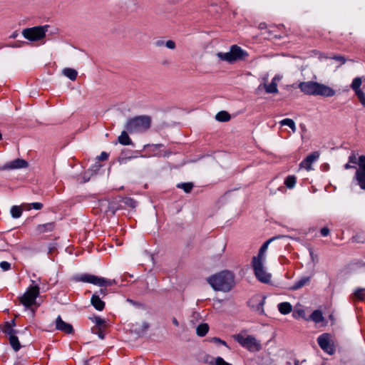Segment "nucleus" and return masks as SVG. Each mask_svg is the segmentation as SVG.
<instances>
[{
  "instance_id": "12",
  "label": "nucleus",
  "mask_w": 365,
  "mask_h": 365,
  "mask_svg": "<svg viewBox=\"0 0 365 365\" xmlns=\"http://www.w3.org/2000/svg\"><path fill=\"white\" fill-rule=\"evenodd\" d=\"M265 298L259 295L254 296L249 301V306L259 314L264 313V304Z\"/></svg>"
},
{
  "instance_id": "17",
  "label": "nucleus",
  "mask_w": 365,
  "mask_h": 365,
  "mask_svg": "<svg viewBox=\"0 0 365 365\" xmlns=\"http://www.w3.org/2000/svg\"><path fill=\"white\" fill-rule=\"evenodd\" d=\"M276 237H272L267 240L259 248L257 256H254L252 259H256L257 261H265L266 259V252L268 249L269 245L275 240Z\"/></svg>"
},
{
  "instance_id": "24",
  "label": "nucleus",
  "mask_w": 365,
  "mask_h": 365,
  "mask_svg": "<svg viewBox=\"0 0 365 365\" xmlns=\"http://www.w3.org/2000/svg\"><path fill=\"white\" fill-rule=\"evenodd\" d=\"M279 312L282 314H287L292 310V306L289 302H282L278 304Z\"/></svg>"
},
{
  "instance_id": "8",
  "label": "nucleus",
  "mask_w": 365,
  "mask_h": 365,
  "mask_svg": "<svg viewBox=\"0 0 365 365\" xmlns=\"http://www.w3.org/2000/svg\"><path fill=\"white\" fill-rule=\"evenodd\" d=\"M48 27V25H44L25 29L22 31V35L31 41H37L45 37Z\"/></svg>"
},
{
  "instance_id": "27",
  "label": "nucleus",
  "mask_w": 365,
  "mask_h": 365,
  "mask_svg": "<svg viewBox=\"0 0 365 365\" xmlns=\"http://www.w3.org/2000/svg\"><path fill=\"white\" fill-rule=\"evenodd\" d=\"M310 319L316 323H320L324 321L322 312L319 310L314 311L310 315Z\"/></svg>"
},
{
  "instance_id": "31",
  "label": "nucleus",
  "mask_w": 365,
  "mask_h": 365,
  "mask_svg": "<svg viewBox=\"0 0 365 365\" xmlns=\"http://www.w3.org/2000/svg\"><path fill=\"white\" fill-rule=\"evenodd\" d=\"M9 342L15 351H17L20 349L21 344L17 336L15 335L9 336Z\"/></svg>"
},
{
  "instance_id": "50",
  "label": "nucleus",
  "mask_w": 365,
  "mask_h": 365,
  "mask_svg": "<svg viewBox=\"0 0 365 365\" xmlns=\"http://www.w3.org/2000/svg\"><path fill=\"white\" fill-rule=\"evenodd\" d=\"M352 168H354V165H352L351 163H349V162H348V163L344 165V168L346 170Z\"/></svg>"
},
{
  "instance_id": "37",
  "label": "nucleus",
  "mask_w": 365,
  "mask_h": 365,
  "mask_svg": "<svg viewBox=\"0 0 365 365\" xmlns=\"http://www.w3.org/2000/svg\"><path fill=\"white\" fill-rule=\"evenodd\" d=\"M210 365H232L231 364L225 361L222 357L217 356L215 359V362L210 361Z\"/></svg>"
},
{
  "instance_id": "5",
  "label": "nucleus",
  "mask_w": 365,
  "mask_h": 365,
  "mask_svg": "<svg viewBox=\"0 0 365 365\" xmlns=\"http://www.w3.org/2000/svg\"><path fill=\"white\" fill-rule=\"evenodd\" d=\"M217 56L222 61L232 63L236 61L245 60L248 56L246 51L237 45H232L228 52H219Z\"/></svg>"
},
{
  "instance_id": "41",
  "label": "nucleus",
  "mask_w": 365,
  "mask_h": 365,
  "mask_svg": "<svg viewBox=\"0 0 365 365\" xmlns=\"http://www.w3.org/2000/svg\"><path fill=\"white\" fill-rule=\"evenodd\" d=\"M0 267L2 269V270L7 271L10 269L11 264L8 262L3 261L0 263Z\"/></svg>"
},
{
  "instance_id": "33",
  "label": "nucleus",
  "mask_w": 365,
  "mask_h": 365,
  "mask_svg": "<svg viewBox=\"0 0 365 365\" xmlns=\"http://www.w3.org/2000/svg\"><path fill=\"white\" fill-rule=\"evenodd\" d=\"M90 319L92 321V322L96 324L97 329L101 328L106 324V321L98 316H93L91 317Z\"/></svg>"
},
{
  "instance_id": "53",
  "label": "nucleus",
  "mask_w": 365,
  "mask_h": 365,
  "mask_svg": "<svg viewBox=\"0 0 365 365\" xmlns=\"http://www.w3.org/2000/svg\"><path fill=\"white\" fill-rule=\"evenodd\" d=\"M163 44V41H158L157 42V46H161Z\"/></svg>"
},
{
  "instance_id": "21",
  "label": "nucleus",
  "mask_w": 365,
  "mask_h": 365,
  "mask_svg": "<svg viewBox=\"0 0 365 365\" xmlns=\"http://www.w3.org/2000/svg\"><path fill=\"white\" fill-rule=\"evenodd\" d=\"M54 222H48L42 225H38L36 227V231L40 234L51 232L54 229Z\"/></svg>"
},
{
  "instance_id": "28",
  "label": "nucleus",
  "mask_w": 365,
  "mask_h": 365,
  "mask_svg": "<svg viewBox=\"0 0 365 365\" xmlns=\"http://www.w3.org/2000/svg\"><path fill=\"white\" fill-rule=\"evenodd\" d=\"M353 298L354 300L362 301L365 299V289L359 288L355 290L353 294Z\"/></svg>"
},
{
  "instance_id": "47",
  "label": "nucleus",
  "mask_w": 365,
  "mask_h": 365,
  "mask_svg": "<svg viewBox=\"0 0 365 365\" xmlns=\"http://www.w3.org/2000/svg\"><path fill=\"white\" fill-rule=\"evenodd\" d=\"M320 232L323 237H326L329 234V230L327 227H323L321 229Z\"/></svg>"
},
{
  "instance_id": "13",
  "label": "nucleus",
  "mask_w": 365,
  "mask_h": 365,
  "mask_svg": "<svg viewBox=\"0 0 365 365\" xmlns=\"http://www.w3.org/2000/svg\"><path fill=\"white\" fill-rule=\"evenodd\" d=\"M28 167V163L23 159H16L11 162H9L0 168V170H15L20 168H25Z\"/></svg>"
},
{
  "instance_id": "57",
  "label": "nucleus",
  "mask_w": 365,
  "mask_h": 365,
  "mask_svg": "<svg viewBox=\"0 0 365 365\" xmlns=\"http://www.w3.org/2000/svg\"><path fill=\"white\" fill-rule=\"evenodd\" d=\"M301 313H303V311L299 312V314H301Z\"/></svg>"
},
{
  "instance_id": "30",
  "label": "nucleus",
  "mask_w": 365,
  "mask_h": 365,
  "mask_svg": "<svg viewBox=\"0 0 365 365\" xmlns=\"http://www.w3.org/2000/svg\"><path fill=\"white\" fill-rule=\"evenodd\" d=\"M209 326L207 324H201L196 329V333L199 336H204L208 332Z\"/></svg>"
},
{
  "instance_id": "3",
  "label": "nucleus",
  "mask_w": 365,
  "mask_h": 365,
  "mask_svg": "<svg viewBox=\"0 0 365 365\" xmlns=\"http://www.w3.org/2000/svg\"><path fill=\"white\" fill-rule=\"evenodd\" d=\"M151 125V118L148 115H139L130 118L125 124V129L130 133H143L148 130Z\"/></svg>"
},
{
  "instance_id": "6",
  "label": "nucleus",
  "mask_w": 365,
  "mask_h": 365,
  "mask_svg": "<svg viewBox=\"0 0 365 365\" xmlns=\"http://www.w3.org/2000/svg\"><path fill=\"white\" fill-rule=\"evenodd\" d=\"M76 282L91 283L101 287H107L115 284V279H109L90 274H78L73 277Z\"/></svg>"
},
{
  "instance_id": "44",
  "label": "nucleus",
  "mask_w": 365,
  "mask_h": 365,
  "mask_svg": "<svg viewBox=\"0 0 365 365\" xmlns=\"http://www.w3.org/2000/svg\"><path fill=\"white\" fill-rule=\"evenodd\" d=\"M165 46L170 49H174L175 48V43L172 40H168L165 42Z\"/></svg>"
},
{
  "instance_id": "15",
  "label": "nucleus",
  "mask_w": 365,
  "mask_h": 365,
  "mask_svg": "<svg viewBox=\"0 0 365 365\" xmlns=\"http://www.w3.org/2000/svg\"><path fill=\"white\" fill-rule=\"evenodd\" d=\"M56 328L66 334H71L73 332L72 325L63 321L60 316H58L56 319Z\"/></svg>"
},
{
  "instance_id": "48",
  "label": "nucleus",
  "mask_w": 365,
  "mask_h": 365,
  "mask_svg": "<svg viewBox=\"0 0 365 365\" xmlns=\"http://www.w3.org/2000/svg\"><path fill=\"white\" fill-rule=\"evenodd\" d=\"M108 155L106 152H102L101 154L98 157V158L101 160H106L108 159Z\"/></svg>"
},
{
  "instance_id": "2",
  "label": "nucleus",
  "mask_w": 365,
  "mask_h": 365,
  "mask_svg": "<svg viewBox=\"0 0 365 365\" xmlns=\"http://www.w3.org/2000/svg\"><path fill=\"white\" fill-rule=\"evenodd\" d=\"M298 88L302 93L309 96H320L329 98L336 94L335 90L332 88L312 81L301 82L298 85Z\"/></svg>"
},
{
  "instance_id": "23",
  "label": "nucleus",
  "mask_w": 365,
  "mask_h": 365,
  "mask_svg": "<svg viewBox=\"0 0 365 365\" xmlns=\"http://www.w3.org/2000/svg\"><path fill=\"white\" fill-rule=\"evenodd\" d=\"M309 281H310L309 277H303L294 282V284L291 287V289H292V290L299 289L302 288V287H304V285L307 284L309 282Z\"/></svg>"
},
{
  "instance_id": "4",
  "label": "nucleus",
  "mask_w": 365,
  "mask_h": 365,
  "mask_svg": "<svg viewBox=\"0 0 365 365\" xmlns=\"http://www.w3.org/2000/svg\"><path fill=\"white\" fill-rule=\"evenodd\" d=\"M40 293V288L38 284L34 280H31V284L27 288L24 294L19 297L20 303L25 307V309H30L33 314L35 310L32 308L36 304V299Z\"/></svg>"
},
{
  "instance_id": "36",
  "label": "nucleus",
  "mask_w": 365,
  "mask_h": 365,
  "mask_svg": "<svg viewBox=\"0 0 365 365\" xmlns=\"http://www.w3.org/2000/svg\"><path fill=\"white\" fill-rule=\"evenodd\" d=\"M178 187L182 189L185 192L189 193L193 187L192 182H183L178 184Z\"/></svg>"
},
{
  "instance_id": "56",
  "label": "nucleus",
  "mask_w": 365,
  "mask_h": 365,
  "mask_svg": "<svg viewBox=\"0 0 365 365\" xmlns=\"http://www.w3.org/2000/svg\"><path fill=\"white\" fill-rule=\"evenodd\" d=\"M1 138H2V135H1V133H0V140H1Z\"/></svg>"
},
{
  "instance_id": "19",
  "label": "nucleus",
  "mask_w": 365,
  "mask_h": 365,
  "mask_svg": "<svg viewBox=\"0 0 365 365\" xmlns=\"http://www.w3.org/2000/svg\"><path fill=\"white\" fill-rule=\"evenodd\" d=\"M363 81H365V77H356L351 83L350 87L354 91L356 96L359 94V92H363L360 88Z\"/></svg>"
},
{
  "instance_id": "10",
  "label": "nucleus",
  "mask_w": 365,
  "mask_h": 365,
  "mask_svg": "<svg viewBox=\"0 0 365 365\" xmlns=\"http://www.w3.org/2000/svg\"><path fill=\"white\" fill-rule=\"evenodd\" d=\"M354 180L356 181V185L365 190V155L359 157V168L354 174Z\"/></svg>"
},
{
  "instance_id": "11",
  "label": "nucleus",
  "mask_w": 365,
  "mask_h": 365,
  "mask_svg": "<svg viewBox=\"0 0 365 365\" xmlns=\"http://www.w3.org/2000/svg\"><path fill=\"white\" fill-rule=\"evenodd\" d=\"M317 342L320 348L326 353L331 355L334 353L335 349L331 340V334L324 333L319 336Z\"/></svg>"
},
{
  "instance_id": "16",
  "label": "nucleus",
  "mask_w": 365,
  "mask_h": 365,
  "mask_svg": "<svg viewBox=\"0 0 365 365\" xmlns=\"http://www.w3.org/2000/svg\"><path fill=\"white\" fill-rule=\"evenodd\" d=\"M282 77L279 75H276L272 79L269 84H264V88L267 93H277V83L281 80Z\"/></svg>"
},
{
  "instance_id": "20",
  "label": "nucleus",
  "mask_w": 365,
  "mask_h": 365,
  "mask_svg": "<svg viewBox=\"0 0 365 365\" xmlns=\"http://www.w3.org/2000/svg\"><path fill=\"white\" fill-rule=\"evenodd\" d=\"M15 326V321L11 320V322H7L3 326L1 330L2 331L8 334L9 336L15 335L16 331L14 329V327Z\"/></svg>"
},
{
  "instance_id": "58",
  "label": "nucleus",
  "mask_w": 365,
  "mask_h": 365,
  "mask_svg": "<svg viewBox=\"0 0 365 365\" xmlns=\"http://www.w3.org/2000/svg\"><path fill=\"white\" fill-rule=\"evenodd\" d=\"M301 313H303V311L299 312V314H301Z\"/></svg>"
},
{
  "instance_id": "46",
  "label": "nucleus",
  "mask_w": 365,
  "mask_h": 365,
  "mask_svg": "<svg viewBox=\"0 0 365 365\" xmlns=\"http://www.w3.org/2000/svg\"><path fill=\"white\" fill-rule=\"evenodd\" d=\"M56 249L55 243H51L48 245V254L53 253Z\"/></svg>"
},
{
  "instance_id": "45",
  "label": "nucleus",
  "mask_w": 365,
  "mask_h": 365,
  "mask_svg": "<svg viewBox=\"0 0 365 365\" xmlns=\"http://www.w3.org/2000/svg\"><path fill=\"white\" fill-rule=\"evenodd\" d=\"M333 59L339 61L341 64H344L346 62V59L344 56H334L332 57Z\"/></svg>"
},
{
  "instance_id": "39",
  "label": "nucleus",
  "mask_w": 365,
  "mask_h": 365,
  "mask_svg": "<svg viewBox=\"0 0 365 365\" xmlns=\"http://www.w3.org/2000/svg\"><path fill=\"white\" fill-rule=\"evenodd\" d=\"M356 97L358 98L362 106L365 108V93L364 91L359 92V94L356 96Z\"/></svg>"
},
{
  "instance_id": "54",
  "label": "nucleus",
  "mask_w": 365,
  "mask_h": 365,
  "mask_svg": "<svg viewBox=\"0 0 365 365\" xmlns=\"http://www.w3.org/2000/svg\"><path fill=\"white\" fill-rule=\"evenodd\" d=\"M17 36L16 34H13L11 36V38H16Z\"/></svg>"
},
{
  "instance_id": "14",
  "label": "nucleus",
  "mask_w": 365,
  "mask_h": 365,
  "mask_svg": "<svg viewBox=\"0 0 365 365\" xmlns=\"http://www.w3.org/2000/svg\"><path fill=\"white\" fill-rule=\"evenodd\" d=\"M319 158V153L316 151L313 152L307 156L299 164L301 168H304L307 170H311L312 164Z\"/></svg>"
},
{
  "instance_id": "22",
  "label": "nucleus",
  "mask_w": 365,
  "mask_h": 365,
  "mask_svg": "<svg viewBox=\"0 0 365 365\" xmlns=\"http://www.w3.org/2000/svg\"><path fill=\"white\" fill-rule=\"evenodd\" d=\"M118 141L120 144L123 145H130L133 144V142L128 135L127 131L123 130L118 138Z\"/></svg>"
},
{
  "instance_id": "25",
  "label": "nucleus",
  "mask_w": 365,
  "mask_h": 365,
  "mask_svg": "<svg viewBox=\"0 0 365 365\" xmlns=\"http://www.w3.org/2000/svg\"><path fill=\"white\" fill-rule=\"evenodd\" d=\"M63 74L71 81H75L77 78L78 72L71 68H66L62 71Z\"/></svg>"
},
{
  "instance_id": "43",
  "label": "nucleus",
  "mask_w": 365,
  "mask_h": 365,
  "mask_svg": "<svg viewBox=\"0 0 365 365\" xmlns=\"http://www.w3.org/2000/svg\"><path fill=\"white\" fill-rule=\"evenodd\" d=\"M125 204L131 207H135L137 205V202L131 198H128L125 201Z\"/></svg>"
},
{
  "instance_id": "32",
  "label": "nucleus",
  "mask_w": 365,
  "mask_h": 365,
  "mask_svg": "<svg viewBox=\"0 0 365 365\" xmlns=\"http://www.w3.org/2000/svg\"><path fill=\"white\" fill-rule=\"evenodd\" d=\"M279 123H280L281 125H287V126H289L294 133L297 130L295 123H294V120L292 119L284 118V119L282 120L279 122Z\"/></svg>"
},
{
  "instance_id": "1",
  "label": "nucleus",
  "mask_w": 365,
  "mask_h": 365,
  "mask_svg": "<svg viewBox=\"0 0 365 365\" xmlns=\"http://www.w3.org/2000/svg\"><path fill=\"white\" fill-rule=\"evenodd\" d=\"M215 291L229 292L235 285L234 274L229 271H222L207 279Z\"/></svg>"
},
{
  "instance_id": "42",
  "label": "nucleus",
  "mask_w": 365,
  "mask_h": 365,
  "mask_svg": "<svg viewBox=\"0 0 365 365\" xmlns=\"http://www.w3.org/2000/svg\"><path fill=\"white\" fill-rule=\"evenodd\" d=\"M210 341L216 343V344H222V345L227 346V343L225 341H223V340H222V339H220V338H217V337H212L210 339Z\"/></svg>"
},
{
  "instance_id": "38",
  "label": "nucleus",
  "mask_w": 365,
  "mask_h": 365,
  "mask_svg": "<svg viewBox=\"0 0 365 365\" xmlns=\"http://www.w3.org/2000/svg\"><path fill=\"white\" fill-rule=\"evenodd\" d=\"M349 163L353 165L358 164L359 165V159L357 160V156L354 152H352L351 154L349 157Z\"/></svg>"
},
{
  "instance_id": "34",
  "label": "nucleus",
  "mask_w": 365,
  "mask_h": 365,
  "mask_svg": "<svg viewBox=\"0 0 365 365\" xmlns=\"http://www.w3.org/2000/svg\"><path fill=\"white\" fill-rule=\"evenodd\" d=\"M24 209L30 210L31 209L41 210L43 207V204L41 202H32L24 205Z\"/></svg>"
},
{
  "instance_id": "9",
  "label": "nucleus",
  "mask_w": 365,
  "mask_h": 365,
  "mask_svg": "<svg viewBox=\"0 0 365 365\" xmlns=\"http://www.w3.org/2000/svg\"><path fill=\"white\" fill-rule=\"evenodd\" d=\"M265 261H257L256 259H252V267L254 270L256 278L262 283H269L271 279V274L266 271L264 267Z\"/></svg>"
},
{
  "instance_id": "29",
  "label": "nucleus",
  "mask_w": 365,
  "mask_h": 365,
  "mask_svg": "<svg viewBox=\"0 0 365 365\" xmlns=\"http://www.w3.org/2000/svg\"><path fill=\"white\" fill-rule=\"evenodd\" d=\"M215 118L220 122H227L230 119V115L226 111H220L217 113Z\"/></svg>"
},
{
  "instance_id": "7",
  "label": "nucleus",
  "mask_w": 365,
  "mask_h": 365,
  "mask_svg": "<svg viewBox=\"0 0 365 365\" xmlns=\"http://www.w3.org/2000/svg\"><path fill=\"white\" fill-rule=\"evenodd\" d=\"M233 338L242 347L248 349L250 351H258L262 349L260 342L252 335L240 333L235 334Z\"/></svg>"
},
{
  "instance_id": "55",
  "label": "nucleus",
  "mask_w": 365,
  "mask_h": 365,
  "mask_svg": "<svg viewBox=\"0 0 365 365\" xmlns=\"http://www.w3.org/2000/svg\"><path fill=\"white\" fill-rule=\"evenodd\" d=\"M294 365H299V361H297H297H294Z\"/></svg>"
},
{
  "instance_id": "18",
  "label": "nucleus",
  "mask_w": 365,
  "mask_h": 365,
  "mask_svg": "<svg viewBox=\"0 0 365 365\" xmlns=\"http://www.w3.org/2000/svg\"><path fill=\"white\" fill-rule=\"evenodd\" d=\"M91 303L98 311H102L105 307V302L101 299L98 293L93 294L91 299Z\"/></svg>"
},
{
  "instance_id": "49",
  "label": "nucleus",
  "mask_w": 365,
  "mask_h": 365,
  "mask_svg": "<svg viewBox=\"0 0 365 365\" xmlns=\"http://www.w3.org/2000/svg\"><path fill=\"white\" fill-rule=\"evenodd\" d=\"M142 327H143V331H145L148 329L149 324L147 322H143Z\"/></svg>"
},
{
  "instance_id": "51",
  "label": "nucleus",
  "mask_w": 365,
  "mask_h": 365,
  "mask_svg": "<svg viewBox=\"0 0 365 365\" xmlns=\"http://www.w3.org/2000/svg\"><path fill=\"white\" fill-rule=\"evenodd\" d=\"M173 323L174 325H175L176 327H178L179 326V323H178V321L177 320V319L175 318H173Z\"/></svg>"
},
{
  "instance_id": "26",
  "label": "nucleus",
  "mask_w": 365,
  "mask_h": 365,
  "mask_svg": "<svg viewBox=\"0 0 365 365\" xmlns=\"http://www.w3.org/2000/svg\"><path fill=\"white\" fill-rule=\"evenodd\" d=\"M22 207L18 205L12 206L10 210V213L13 218H19L22 215Z\"/></svg>"
},
{
  "instance_id": "35",
  "label": "nucleus",
  "mask_w": 365,
  "mask_h": 365,
  "mask_svg": "<svg viewBox=\"0 0 365 365\" xmlns=\"http://www.w3.org/2000/svg\"><path fill=\"white\" fill-rule=\"evenodd\" d=\"M284 184L288 188H293L296 184V178L294 175L288 176L284 181Z\"/></svg>"
},
{
  "instance_id": "52",
  "label": "nucleus",
  "mask_w": 365,
  "mask_h": 365,
  "mask_svg": "<svg viewBox=\"0 0 365 365\" xmlns=\"http://www.w3.org/2000/svg\"><path fill=\"white\" fill-rule=\"evenodd\" d=\"M100 294L105 295L106 294V289H100Z\"/></svg>"
},
{
  "instance_id": "40",
  "label": "nucleus",
  "mask_w": 365,
  "mask_h": 365,
  "mask_svg": "<svg viewBox=\"0 0 365 365\" xmlns=\"http://www.w3.org/2000/svg\"><path fill=\"white\" fill-rule=\"evenodd\" d=\"M92 332L93 334H98L99 338H101V339H104V334L103 333L101 328L97 329L96 327H93Z\"/></svg>"
}]
</instances>
